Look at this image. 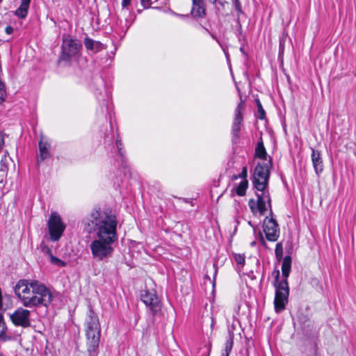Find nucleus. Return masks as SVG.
Returning a JSON list of instances; mask_svg holds the SVG:
<instances>
[{"mask_svg":"<svg viewBox=\"0 0 356 356\" xmlns=\"http://www.w3.org/2000/svg\"><path fill=\"white\" fill-rule=\"evenodd\" d=\"M117 225L115 216L108 209H94L83 218V231L95 236L89 245L93 259L103 261L112 257L118 241Z\"/></svg>","mask_w":356,"mask_h":356,"instance_id":"f257e3e1","label":"nucleus"},{"mask_svg":"<svg viewBox=\"0 0 356 356\" xmlns=\"http://www.w3.org/2000/svg\"><path fill=\"white\" fill-rule=\"evenodd\" d=\"M14 291L25 307H47L53 301L50 289L38 280H20L14 287Z\"/></svg>","mask_w":356,"mask_h":356,"instance_id":"f03ea898","label":"nucleus"},{"mask_svg":"<svg viewBox=\"0 0 356 356\" xmlns=\"http://www.w3.org/2000/svg\"><path fill=\"white\" fill-rule=\"evenodd\" d=\"M271 167V159L267 163H258L254 170L252 184L257 192V201L250 199L248 202L250 209L253 214L257 212L260 215H264L267 211V204L271 211L270 193L268 189L270 178V168Z\"/></svg>","mask_w":356,"mask_h":356,"instance_id":"7ed1b4c3","label":"nucleus"},{"mask_svg":"<svg viewBox=\"0 0 356 356\" xmlns=\"http://www.w3.org/2000/svg\"><path fill=\"white\" fill-rule=\"evenodd\" d=\"M292 259L289 255L284 257L282 264V273L283 279L280 280V270H275L273 286L275 289V295L274 298V308L277 314L281 313L286 308L288 303L289 296V287L287 278L289 275L291 268Z\"/></svg>","mask_w":356,"mask_h":356,"instance_id":"20e7f679","label":"nucleus"},{"mask_svg":"<svg viewBox=\"0 0 356 356\" xmlns=\"http://www.w3.org/2000/svg\"><path fill=\"white\" fill-rule=\"evenodd\" d=\"M85 332L87 339L88 351L91 356L96 353L101 337V326L98 316L90 306L85 318Z\"/></svg>","mask_w":356,"mask_h":356,"instance_id":"39448f33","label":"nucleus"},{"mask_svg":"<svg viewBox=\"0 0 356 356\" xmlns=\"http://www.w3.org/2000/svg\"><path fill=\"white\" fill-rule=\"evenodd\" d=\"M49 238L52 241H58L65 229V225L63 222L60 215L56 212H52L47 221Z\"/></svg>","mask_w":356,"mask_h":356,"instance_id":"423d86ee","label":"nucleus"},{"mask_svg":"<svg viewBox=\"0 0 356 356\" xmlns=\"http://www.w3.org/2000/svg\"><path fill=\"white\" fill-rule=\"evenodd\" d=\"M81 48V44L77 40L70 36L65 37L61 46L62 54L59 60L69 62L72 57L76 56Z\"/></svg>","mask_w":356,"mask_h":356,"instance_id":"0eeeda50","label":"nucleus"},{"mask_svg":"<svg viewBox=\"0 0 356 356\" xmlns=\"http://www.w3.org/2000/svg\"><path fill=\"white\" fill-rule=\"evenodd\" d=\"M140 299L145 305L150 315L155 316L161 311V303L154 290H142Z\"/></svg>","mask_w":356,"mask_h":356,"instance_id":"6e6552de","label":"nucleus"},{"mask_svg":"<svg viewBox=\"0 0 356 356\" xmlns=\"http://www.w3.org/2000/svg\"><path fill=\"white\" fill-rule=\"evenodd\" d=\"M245 108V102L241 99L240 102L238 104L235 111L234 118L232 125V141L237 143L240 138L241 127L243 122V111Z\"/></svg>","mask_w":356,"mask_h":356,"instance_id":"1a4fd4ad","label":"nucleus"},{"mask_svg":"<svg viewBox=\"0 0 356 356\" xmlns=\"http://www.w3.org/2000/svg\"><path fill=\"white\" fill-rule=\"evenodd\" d=\"M30 315L29 310L19 307L10 315V318L15 325L28 327L31 325Z\"/></svg>","mask_w":356,"mask_h":356,"instance_id":"9d476101","label":"nucleus"},{"mask_svg":"<svg viewBox=\"0 0 356 356\" xmlns=\"http://www.w3.org/2000/svg\"><path fill=\"white\" fill-rule=\"evenodd\" d=\"M264 232L270 241H276L280 236V229L276 220L266 217L264 221Z\"/></svg>","mask_w":356,"mask_h":356,"instance_id":"9b49d317","label":"nucleus"},{"mask_svg":"<svg viewBox=\"0 0 356 356\" xmlns=\"http://www.w3.org/2000/svg\"><path fill=\"white\" fill-rule=\"evenodd\" d=\"M193 6L191 14L195 18H204L206 17V8L204 0H192Z\"/></svg>","mask_w":356,"mask_h":356,"instance_id":"f8f14e48","label":"nucleus"},{"mask_svg":"<svg viewBox=\"0 0 356 356\" xmlns=\"http://www.w3.org/2000/svg\"><path fill=\"white\" fill-rule=\"evenodd\" d=\"M311 150L312 165L316 174L319 176L323 170V163L321 154L319 151L314 149L313 147H311Z\"/></svg>","mask_w":356,"mask_h":356,"instance_id":"ddd939ff","label":"nucleus"},{"mask_svg":"<svg viewBox=\"0 0 356 356\" xmlns=\"http://www.w3.org/2000/svg\"><path fill=\"white\" fill-rule=\"evenodd\" d=\"M85 47L87 50L92 51V53H97L105 49V46L99 41H96L86 37L83 41Z\"/></svg>","mask_w":356,"mask_h":356,"instance_id":"4468645a","label":"nucleus"},{"mask_svg":"<svg viewBox=\"0 0 356 356\" xmlns=\"http://www.w3.org/2000/svg\"><path fill=\"white\" fill-rule=\"evenodd\" d=\"M50 148H51V145L48 142L41 140L39 143L40 154L38 156V161H42L44 159L49 157Z\"/></svg>","mask_w":356,"mask_h":356,"instance_id":"2eb2a0df","label":"nucleus"},{"mask_svg":"<svg viewBox=\"0 0 356 356\" xmlns=\"http://www.w3.org/2000/svg\"><path fill=\"white\" fill-rule=\"evenodd\" d=\"M234 343V334L232 332L229 333V337L225 343V348L222 352V356H229V354L233 348Z\"/></svg>","mask_w":356,"mask_h":356,"instance_id":"dca6fc26","label":"nucleus"},{"mask_svg":"<svg viewBox=\"0 0 356 356\" xmlns=\"http://www.w3.org/2000/svg\"><path fill=\"white\" fill-rule=\"evenodd\" d=\"M254 156L261 159H266L267 153L261 140L257 145Z\"/></svg>","mask_w":356,"mask_h":356,"instance_id":"f3484780","label":"nucleus"},{"mask_svg":"<svg viewBox=\"0 0 356 356\" xmlns=\"http://www.w3.org/2000/svg\"><path fill=\"white\" fill-rule=\"evenodd\" d=\"M7 327L3 321V316L0 314V339H2L4 341L10 339V337L6 335Z\"/></svg>","mask_w":356,"mask_h":356,"instance_id":"a211bd4d","label":"nucleus"},{"mask_svg":"<svg viewBox=\"0 0 356 356\" xmlns=\"http://www.w3.org/2000/svg\"><path fill=\"white\" fill-rule=\"evenodd\" d=\"M248 186V181L247 179H243L241 181L239 185L237 186L236 193L239 196H243L245 194L246 190Z\"/></svg>","mask_w":356,"mask_h":356,"instance_id":"6ab92c4d","label":"nucleus"},{"mask_svg":"<svg viewBox=\"0 0 356 356\" xmlns=\"http://www.w3.org/2000/svg\"><path fill=\"white\" fill-rule=\"evenodd\" d=\"M28 10V7L23 6L20 4L19 7L15 11V15L21 18H24L27 15Z\"/></svg>","mask_w":356,"mask_h":356,"instance_id":"aec40b11","label":"nucleus"},{"mask_svg":"<svg viewBox=\"0 0 356 356\" xmlns=\"http://www.w3.org/2000/svg\"><path fill=\"white\" fill-rule=\"evenodd\" d=\"M257 106L258 112V118L260 120H264L266 116V112L263 108L262 105L259 99H257Z\"/></svg>","mask_w":356,"mask_h":356,"instance_id":"412c9836","label":"nucleus"},{"mask_svg":"<svg viewBox=\"0 0 356 356\" xmlns=\"http://www.w3.org/2000/svg\"><path fill=\"white\" fill-rule=\"evenodd\" d=\"M234 259L237 264L243 266L245 264V256L241 254H234Z\"/></svg>","mask_w":356,"mask_h":356,"instance_id":"4be33fe9","label":"nucleus"},{"mask_svg":"<svg viewBox=\"0 0 356 356\" xmlns=\"http://www.w3.org/2000/svg\"><path fill=\"white\" fill-rule=\"evenodd\" d=\"M116 146L118 149L120 155L121 156L122 159H123L124 158L125 152L122 149L123 145H122V140L120 138H118L116 140Z\"/></svg>","mask_w":356,"mask_h":356,"instance_id":"5701e85b","label":"nucleus"},{"mask_svg":"<svg viewBox=\"0 0 356 356\" xmlns=\"http://www.w3.org/2000/svg\"><path fill=\"white\" fill-rule=\"evenodd\" d=\"M51 261L53 263V264H57L60 266H64L65 265V263L60 260V259L53 256L52 254H51Z\"/></svg>","mask_w":356,"mask_h":356,"instance_id":"b1692460","label":"nucleus"},{"mask_svg":"<svg viewBox=\"0 0 356 356\" xmlns=\"http://www.w3.org/2000/svg\"><path fill=\"white\" fill-rule=\"evenodd\" d=\"M282 252H283V249H282V245L280 243H278L276 244V246H275V254L276 256L278 257H281L282 255Z\"/></svg>","mask_w":356,"mask_h":356,"instance_id":"393cba45","label":"nucleus"},{"mask_svg":"<svg viewBox=\"0 0 356 356\" xmlns=\"http://www.w3.org/2000/svg\"><path fill=\"white\" fill-rule=\"evenodd\" d=\"M248 177V170H247V167L246 166H244L243 168H242V171L238 175V176H235L234 179H237L238 177L239 178H243V179H247Z\"/></svg>","mask_w":356,"mask_h":356,"instance_id":"a878e982","label":"nucleus"},{"mask_svg":"<svg viewBox=\"0 0 356 356\" xmlns=\"http://www.w3.org/2000/svg\"><path fill=\"white\" fill-rule=\"evenodd\" d=\"M140 2L144 8H149L152 3L150 0H140Z\"/></svg>","mask_w":356,"mask_h":356,"instance_id":"bb28decb","label":"nucleus"},{"mask_svg":"<svg viewBox=\"0 0 356 356\" xmlns=\"http://www.w3.org/2000/svg\"><path fill=\"white\" fill-rule=\"evenodd\" d=\"M233 3L234 4L236 10L238 12H241V6L238 0H233Z\"/></svg>","mask_w":356,"mask_h":356,"instance_id":"cd10ccee","label":"nucleus"},{"mask_svg":"<svg viewBox=\"0 0 356 356\" xmlns=\"http://www.w3.org/2000/svg\"><path fill=\"white\" fill-rule=\"evenodd\" d=\"M13 28L11 26H8L6 27L5 31L7 34H11L13 32Z\"/></svg>","mask_w":356,"mask_h":356,"instance_id":"c85d7f7f","label":"nucleus"},{"mask_svg":"<svg viewBox=\"0 0 356 356\" xmlns=\"http://www.w3.org/2000/svg\"><path fill=\"white\" fill-rule=\"evenodd\" d=\"M31 0H22L21 5L29 8Z\"/></svg>","mask_w":356,"mask_h":356,"instance_id":"c756f323","label":"nucleus"},{"mask_svg":"<svg viewBox=\"0 0 356 356\" xmlns=\"http://www.w3.org/2000/svg\"><path fill=\"white\" fill-rule=\"evenodd\" d=\"M131 3V0H122V6L123 8H126L127 6H129Z\"/></svg>","mask_w":356,"mask_h":356,"instance_id":"7c9ffc66","label":"nucleus"},{"mask_svg":"<svg viewBox=\"0 0 356 356\" xmlns=\"http://www.w3.org/2000/svg\"><path fill=\"white\" fill-rule=\"evenodd\" d=\"M284 41H282V40L280 41V53H283L284 52Z\"/></svg>","mask_w":356,"mask_h":356,"instance_id":"2f4dec72","label":"nucleus"},{"mask_svg":"<svg viewBox=\"0 0 356 356\" xmlns=\"http://www.w3.org/2000/svg\"><path fill=\"white\" fill-rule=\"evenodd\" d=\"M42 250H43L44 252H45L47 254H49V255L51 256V250H50L47 246H44V247L42 248Z\"/></svg>","mask_w":356,"mask_h":356,"instance_id":"473e14b6","label":"nucleus"},{"mask_svg":"<svg viewBox=\"0 0 356 356\" xmlns=\"http://www.w3.org/2000/svg\"><path fill=\"white\" fill-rule=\"evenodd\" d=\"M260 241H261V244L263 245V246L266 247V243L261 234L260 235Z\"/></svg>","mask_w":356,"mask_h":356,"instance_id":"72a5a7b5","label":"nucleus"},{"mask_svg":"<svg viewBox=\"0 0 356 356\" xmlns=\"http://www.w3.org/2000/svg\"><path fill=\"white\" fill-rule=\"evenodd\" d=\"M3 143V139L0 138V149L2 147Z\"/></svg>","mask_w":356,"mask_h":356,"instance_id":"f704fd0d","label":"nucleus"},{"mask_svg":"<svg viewBox=\"0 0 356 356\" xmlns=\"http://www.w3.org/2000/svg\"><path fill=\"white\" fill-rule=\"evenodd\" d=\"M248 224H249L250 226L253 227V225H252V223H251V222H250V221H249V222H248Z\"/></svg>","mask_w":356,"mask_h":356,"instance_id":"c9c22d12","label":"nucleus"},{"mask_svg":"<svg viewBox=\"0 0 356 356\" xmlns=\"http://www.w3.org/2000/svg\"><path fill=\"white\" fill-rule=\"evenodd\" d=\"M212 38H213V39H215L216 40H217L216 38L214 35H212Z\"/></svg>","mask_w":356,"mask_h":356,"instance_id":"e433bc0d","label":"nucleus"},{"mask_svg":"<svg viewBox=\"0 0 356 356\" xmlns=\"http://www.w3.org/2000/svg\"><path fill=\"white\" fill-rule=\"evenodd\" d=\"M216 273H217V270L216 269V270H215V275H214V276H216Z\"/></svg>","mask_w":356,"mask_h":356,"instance_id":"4c0bfd02","label":"nucleus"},{"mask_svg":"<svg viewBox=\"0 0 356 356\" xmlns=\"http://www.w3.org/2000/svg\"><path fill=\"white\" fill-rule=\"evenodd\" d=\"M213 1V3H216V0H212Z\"/></svg>","mask_w":356,"mask_h":356,"instance_id":"58836bf2","label":"nucleus"},{"mask_svg":"<svg viewBox=\"0 0 356 356\" xmlns=\"http://www.w3.org/2000/svg\"><path fill=\"white\" fill-rule=\"evenodd\" d=\"M0 356H4L3 354L0 353Z\"/></svg>","mask_w":356,"mask_h":356,"instance_id":"ea45409f","label":"nucleus"},{"mask_svg":"<svg viewBox=\"0 0 356 356\" xmlns=\"http://www.w3.org/2000/svg\"><path fill=\"white\" fill-rule=\"evenodd\" d=\"M2 0H0V3L1 2Z\"/></svg>","mask_w":356,"mask_h":356,"instance_id":"a19ab883","label":"nucleus"}]
</instances>
